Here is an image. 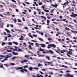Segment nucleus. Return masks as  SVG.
Wrapping results in <instances>:
<instances>
[{"mask_svg": "<svg viewBox=\"0 0 77 77\" xmlns=\"http://www.w3.org/2000/svg\"><path fill=\"white\" fill-rule=\"evenodd\" d=\"M36 46H39V44L38 43H36L35 44Z\"/></svg>", "mask_w": 77, "mask_h": 77, "instance_id": "13d9d810", "label": "nucleus"}, {"mask_svg": "<svg viewBox=\"0 0 77 77\" xmlns=\"http://www.w3.org/2000/svg\"><path fill=\"white\" fill-rule=\"evenodd\" d=\"M12 43L13 44H15V45H18V43H17V42H12Z\"/></svg>", "mask_w": 77, "mask_h": 77, "instance_id": "9d476101", "label": "nucleus"}, {"mask_svg": "<svg viewBox=\"0 0 77 77\" xmlns=\"http://www.w3.org/2000/svg\"><path fill=\"white\" fill-rule=\"evenodd\" d=\"M46 57H47V58H48V60H50V57H47V56H46Z\"/></svg>", "mask_w": 77, "mask_h": 77, "instance_id": "49530a36", "label": "nucleus"}, {"mask_svg": "<svg viewBox=\"0 0 77 77\" xmlns=\"http://www.w3.org/2000/svg\"><path fill=\"white\" fill-rule=\"evenodd\" d=\"M40 45H41V47H42L43 48H44L46 47L45 45V44H41Z\"/></svg>", "mask_w": 77, "mask_h": 77, "instance_id": "6e6552de", "label": "nucleus"}, {"mask_svg": "<svg viewBox=\"0 0 77 77\" xmlns=\"http://www.w3.org/2000/svg\"><path fill=\"white\" fill-rule=\"evenodd\" d=\"M42 71H45V69H42Z\"/></svg>", "mask_w": 77, "mask_h": 77, "instance_id": "338daca9", "label": "nucleus"}, {"mask_svg": "<svg viewBox=\"0 0 77 77\" xmlns=\"http://www.w3.org/2000/svg\"><path fill=\"white\" fill-rule=\"evenodd\" d=\"M48 75L45 74V77H48Z\"/></svg>", "mask_w": 77, "mask_h": 77, "instance_id": "e2e57ef3", "label": "nucleus"}, {"mask_svg": "<svg viewBox=\"0 0 77 77\" xmlns=\"http://www.w3.org/2000/svg\"><path fill=\"white\" fill-rule=\"evenodd\" d=\"M37 77H41L40 76H39V75H38V74H37Z\"/></svg>", "mask_w": 77, "mask_h": 77, "instance_id": "774afa93", "label": "nucleus"}, {"mask_svg": "<svg viewBox=\"0 0 77 77\" xmlns=\"http://www.w3.org/2000/svg\"><path fill=\"white\" fill-rule=\"evenodd\" d=\"M11 65H13L14 66V65H15V64H14L13 63H11Z\"/></svg>", "mask_w": 77, "mask_h": 77, "instance_id": "09e8293b", "label": "nucleus"}, {"mask_svg": "<svg viewBox=\"0 0 77 77\" xmlns=\"http://www.w3.org/2000/svg\"><path fill=\"white\" fill-rule=\"evenodd\" d=\"M34 29H38V30H41V28H37L36 27H34Z\"/></svg>", "mask_w": 77, "mask_h": 77, "instance_id": "5701e85b", "label": "nucleus"}, {"mask_svg": "<svg viewBox=\"0 0 77 77\" xmlns=\"http://www.w3.org/2000/svg\"><path fill=\"white\" fill-rule=\"evenodd\" d=\"M43 11H45V12H49V10H47L46 9H43Z\"/></svg>", "mask_w": 77, "mask_h": 77, "instance_id": "ddd939ff", "label": "nucleus"}, {"mask_svg": "<svg viewBox=\"0 0 77 77\" xmlns=\"http://www.w3.org/2000/svg\"><path fill=\"white\" fill-rule=\"evenodd\" d=\"M23 68H28L29 67V66L27 65L26 66H23Z\"/></svg>", "mask_w": 77, "mask_h": 77, "instance_id": "a878e982", "label": "nucleus"}, {"mask_svg": "<svg viewBox=\"0 0 77 77\" xmlns=\"http://www.w3.org/2000/svg\"><path fill=\"white\" fill-rule=\"evenodd\" d=\"M29 49H33V48L32 47V46L30 45H29Z\"/></svg>", "mask_w": 77, "mask_h": 77, "instance_id": "4468645a", "label": "nucleus"}, {"mask_svg": "<svg viewBox=\"0 0 77 77\" xmlns=\"http://www.w3.org/2000/svg\"><path fill=\"white\" fill-rule=\"evenodd\" d=\"M7 52H11H11H12V51L11 50H7Z\"/></svg>", "mask_w": 77, "mask_h": 77, "instance_id": "2f4dec72", "label": "nucleus"}, {"mask_svg": "<svg viewBox=\"0 0 77 77\" xmlns=\"http://www.w3.org/2000/svg\"><path fill=\"white\" fill-rule=\"evenodd\" d=\"M23 62H27V60H23Z\"/></svg>", "mask_w": 77, "mask_h": 77, "instance_id": "72a5a7b5", "label": "nucleus"}, {"mask_svg": "<svg viewBox=\"0 0 77 77\" xmlns=\"http://www.w3.org/2000/svg\"><path fill=\"white\" fill-rule=\"evenodd\" d=\"M12 54H14V55H18V53L17 52L15 53L14 51L12 52Z\"/></svg>", "mask_w": 77, "mask_h": 77, "instance_id": "1a4fd4ad", "label": "nucleus"}, {"mask_svg": "<svg viewBox=\"0 0 77 77\" xmlns=\"http://www.w3.org/2000/svg\"><path fill=\"white\" fill-rule=\"evenodd\" d=\"M13 51H18V50L17 49V48H15L13 50Z\"/></svg>", "mask_w": 77, "mask_h": 77, "instance_id": "473e14b6", "label": "nucleus"}, {"mask_svg": "<svg viewBox=\"0 0 77 77\" xmlns=\"http://www.w3.org/2000/svg\"><path fill=\"white\" fill-rule=\"evenodd\" d=\"M6 56L7 57H6L5 58V60H8L7 59H8L9 58V57H12V55H10L9 56H9V55H6Z\"/></svg>", "mask_w": 77, "mask_h": 77, "instance_id": "39448f33", "label": "nucleus"}, {"mask_svg": "<svg viewBox=\"0 0 77 77\" xmlns=\"http://www.w3.org/2000/svg\"><path fill=\"white\" fill-rule=\"evenodd\" d=\"M11 1H12V2H14V3H16L17 2L15 0H10Z\"/></svg>", "mask_w": 77, "mask_h": 77, "instance_id": "c85d7f7f", "label": "nucleus"}, {"mask_svg": "<svg viewBox=\"0 0 77 77\" xmlns=\"http://www.w3.org/2000/svg\"><path fill=\"white\" fill-rule=\"evenodd\" d=\"M42 9H45V7L43 6L42 7Z\"/></svg>", "mask_w": 77, "mask_h": 77, "instance_id": "052dcab7", "label": "nucleus"}, {"mask_svg": "<svg viewBox=\"0 0 77 77\" xmlns=\"http://www.w3.org/2000/svg\"><path fill=\"white\" fill-rule=\"evenodd\" d=\"M65 29L66 30H69L70 29L69 28H68L67 27H66L65 28Z\"/></svg>", "mask_w": 77, "mask_h": 77, "instance_id": "dca6fc26", "label": "nucleus"}, {"mask_svg": "<svg viewBox=\"0 0 77 77\" xmlns=\"http://www.w3.org/2000/svg\"><path fill=\"white\" fill-rule=\"evenodd\" d=\"M39 72L40 73H41V74H44V73H43V72H42L41 71H39Z\"/></svg>", "mask_w": 77, "mask_h": 77, "instance_id": "6e6d98bb", "label": "nucleus"}, {"mask_svg": "<svg viewBox=\"0 0 77 77\" xmlns=\"http://www.w3.org/2000/svg\"><path fill=\"white\" fill-rule=\"evenodd\" d=\"M8 44L9 45H12V44L11 42H8Z\"/></svg>", "mask_w": 77, "mask_h": 77, "instance_id": "aec40b11", "label": "nucleus"}, {"mask_svg": "<svg viewBox=\"0 0 77 77\" xmlns=\"http://www.w3.org/2000/svg\"><path fill=\"white\" fill-rule=\"evenodd\" d=\"M24 28H25V29H28V28H27V27H26V26H24Z\"/></svg>", "mask_w": 77, "mask_h": 77, "instance_id": "4d7b16f0", "label": "nucleus"}, {"mask_svg": "<svg viewBox=\"0 0 77 77\" xmlns=\"http://www.w3.org/2000/svg\"><path fill=\"white\" fill-rule=\"evenodd\" d=\"M48 46L47 47L48 48L50 49L51 48V47H53L54 48H56V46L54 44H49L48 45Z\"/></svg>", "mask_w": 77, "mask_h": 77, "instance_id": "f03ea898", "label": "nucleus"}, {"mask_svg": "<svg viewBox=\"0 0 77 77\" xmlns=\"http://www.w3.org/2000/svg\"><path fill=\"white\" fill-rule=\"evenodd\" d=\"M17 57H13L11 58V59H15V58H17Z\"/></svg>", "mask_w": 77, "mask_h": 77, "instance_id": "bb28decb", "label": "nucleus"}, {"mask_svg": "<svg viewBox=\"0 0 77 77\" xmlns=\"http://www.w3.org/2000/svg\"><path fill=\"white\" fill-rule=\"evenodd\" d=\"M55 51H56V52L57 53L59 54H60V52H59L58 51H57L56 50Z\"/></svg>", "mask_w": 77, "mask_h": 77, "instance_id": "603ef678", "label": "nucleus"}, {"mask_svg": "<svg viewBox=\"0 0 77 77\" xmlns=\"http://www.w3.org/2000/svg\"><path fill=\"white\" fill-rule=\"evenodd\" d=\"M28 35L29 36V37H30L31 38H32V39H33V36H32V35Z\"/></svg>", "mask_w": 77, "mask_h": 77, "instance_id": "7c9ffc66", "label": "nucleus"}, {"mask_svg": "<svg viewBox=\"0 0 77 77\" xmlns=\"http://www.w3.org/2000/svg\"><path fill=\"white\" fill-rule=\"evenodd\" d=\"M42 66V65L40 64V63H38V66L39 67V66Z\"/></svg>", "mask_w": 77, "mask_h": 77, "instance_id": "a211bd4d", "label": "nucleus"}, {"mask_svg": "<svg viewBox=\"0 0 77 77\" xmlns=\"http://www.w3.org/2000/svg\"><path fill=\"white\" fill-rule=\"evenodd\" d=\"M58 5L57 4H56L55 5V8H57V6Z\"/></svg>", "mask_w": 77, "mask_h": 77, "instance_id": "680f3d73", "label": "nucleus"}, {"mask_svg": "<svg viewBox=\"0 0 77 77\" xmlns=\"http://www.w3.org/2000/svg\"><path fill=\"white\" fill-rule=\"evenodd\" d=\"M39 51H44V50L41 49V48L40 47Z\"/></svg>", "mask_w": 77, "mask_h": 77, "instance_id": "6ab92c4d", "label": "nucleus"}, {"mask_svg": "<svg viewBox=\"0 0 77 77\" xmlns=\"http://www.w3.org/2000/svg\"><path fill=\"white\" fill-rule=\"evenodd\" d=\"M48 40L49 41H50V40H52V39L51 38H49L48 39Z\"/></svg>", "mask_w": 77, "mask_h": 77, "instance_id": "864d4df0", "label": "nucleus"}, {"mask_svg": "<svg viewBox=\"0 0 77 77\" xmlns=\"http://www.w3.org/2000/svg\"><path fill=\"white\" fill-rule=\"evenodd\" d=\"M24 57H26V58H27V59H29V56L27 55H25Z\"/></svg>", "mask_w": 77, "mask_h": 77, "instance_id": "c756f323", "label": "nucleus"}, {"mask_svg": "<svg viewBox=\"0 0 77 77\" xmlns=\"http://www.w3.org/2000/svg\"><path fill=\"white\" fill-rule=\"evenodd\" d=\"M36 10H37L38 12H41V11H40V9H39L38 8H37Z\"/></svg>", "mask_w": 77, "mask_h": 77, "instance_id": "f704fd0d", "label": "nucleus"}, {"mask_svg": "<svg viewBox=\"0 0 77 77\" xmlns=\"http://www.w3.org/2000/svg\"><path fill=\"white\" fill-rule=\"evenodd\" d=\"M1 67H2V68H4V67L3 66V64H2L1 65H0V68H1Z\"/></svg>", "mask_w": 77, "mask_h": 77, "instance_id": "c03bdc74", "label": "nucleus"}, {"mask_svg": "<svg viewBox=\"0 0 77 77\" xmlns=\"http://www.w3.org/2000/svg\"><path fill=\"white\" fill-rule=\"evenodd\" d=\"M28 10L29 12H31V10H30L29 9H28Z\"/></svg>", "mask_w": 77, "mask_h": 77, "instance_id": "69168bd1", "label": "nucleus"}, {"mask_svg": "<svg viewBox=\"0 0 77 77\" xmlns=\"http://www.w3.org/2000/svg\"><path fill=\"white\" fill-rule=\"evenodd\" d=\"M49 74H51V75H53V72H50Z\"/></svg>", "mask_w": 77, "mask_h": 77, "instance_id": "a18cd8bd", "label": "nucleus"}, {"mask_svg": "<svg viewBox=\"0 0 77 77\" xmlns=\"http://www.w3.org/2000/svg\"><path fill=\"white\" fill-rule=\"evenodd\" d=\"M18 23H19V22H21V20L20 19H18Z\"/></svg>", "mask_w": 77, "mask_h": 77, "instance_id": "79ce46f5", "label": "nucleus"}, {"mask_svg": "<svg viewBox=\"0 0 77 77\" xmlns=\"http://www.w3.org/2000/svg\"><path fill=\"white\" fill-rule=\"evenodd\" d=\"M70 17H73V18H74L75 17H77V14H75L73 16L72 14H71L70 15Z\"/></svg>", "mask_w": 77, "mask_h": 77, "instance_id": "0eeeda50", "label": "nucleus"}, {"mask_svg": "<svg viewBox=\"0 0 77 77\" xmlns=\"http://www.w3.org/2000/svg\"><path fill=\"white\" fill-rule=\"evenodd\" d=\"M69 42H72V44H75V43H74L73 42L72 40H70L69 41Z\"/></svg>", "mask_w": 77, "mask_h": 77, "instance_id": "ea45409f", "label": "nucleus"}, {"mask_svg": "<svg viewBox=\"0 0 77 77\" xmlns=\"http://www.w3.org/2000/svg\"><path fill=\"white\" fill-rule=\"evenodd\" d=\"M0 57H6V56H3V55H0Z\"/></svg>", "mask_w": 77, "mask_h": 77, "instance_id": "8fccbe9b", "label": "nucleus"}, {"mask_svg": "<svg viewBox=\"0 0 77 77\" xmlns=\"http://www.w3.org/2000/svg\"><path fill=\"white\" fill-rule=\"evenodd\" d=\"M47 25H49V23H50V21L48 20H47Z\"/></svg>", "mask_w": 77, "mask_h": 77, "instance_id": "2eb2a0df", "label": "nucleus"}, {"mask_svg": "<svg viewBox=\"0 0 77 77\" xmlns=\"http://www.w3.org/2000/svg\"><path fill=\"white\" fill-rule=\"evenodd\" d=\"M40 17H41V18H44V19L45 20H47V19H46V17L44 16H41Z\"/></svg>", "mask_w": 77, "mask_h": 77, "instance_id": "f8f14e48", "label": "nucleus"}, {"mask_svg": "<svg viewBox=\"0 0 77 77\" xmlns=\"http://www.w3.org/2000/svg\"><path fill=\"white\" fill-rule=\"evenodd\" d=\"M22 19H23V21H25V19H24V18L23 17Z\"/></svg>", "mask_w": 77, "mask_h": 77, "instance_id": "0e129e2a", "label": "nucleus"}, {"mask_svg": "<svg viewBox=\"0 0 77 77\" xmlns=\"http://www.w3.org/2000/svg\"><path fill=\"white\" fill-rule=\"evenodd\" d=\"M42 2H38V5H42Z\"/></svg>", "mask_w": 77, "mask_h": 77, "instance_id": "c9c22d12", "label": "nucleus"}, {"mask_svg": "<svg viewBox=\"0 0 77 77\" xmlns=\"http://www.w3.org/2000/svg\"><path fill=\"white\" fill-rule=\"evenodd\" d=\"M38 39H39V40H40V41H43L42 38H38Z\"/></svg>", "mask_w": 77, "mask_h": 77, "instance_id": "412c9836", "label": "nucleus"}, {"mask_svg": "<svg viewBox=\"0 0 77 77\" xmlns=\"http://www.w3.org/2000/svg\"><path fill=\"white\" fill-rule=\"evenodd\" d=\"M18 51H23V50L20 49V48L18 49Z\"/></svg>", "mask_w": 77, "mask_h": 77, "instance_id": "4c0bfd02", "label": "nucleus"}, {"mask_svg": "<svg viewBox=\"0 0 77 77\" xmlns=\"http://www.w3.org/2000/svg\"><path fill=\"white\" fill-rule=\"evenodd\" d=\"M62 46L63 47H64V48H66V47H69V46H66L64 45H63Z\"/></svg>", "mask_w": 77, "mask_h": 77, "instance_id": "a19ab883", "label": "nucleus"}, {"mask_svg": "<svg viewBox=\"0 0 77 77\" xmlns=\"http://www.w3.org/2000/svg\"><path fill=\"white\" fill-rule=\"evenodd\" d=\"M33 36L34 37H37V35H35V34H34L33 35Z\"/></svg>", "mask_w": 77, "mask_h": 77, "instance_id": "37998d69", "label": "nucleus"}, {"mask_svg": "<svg viewBox=\"0 0 77 77\" xmlns=\"http://www.w3.org/2000/svg\"><path fill=\"white\" fill-rule=\"evenodd\" d=\"M7 37H8V38H10V37H11V34H8Z\"/></svg>", "mask_w": 77, "mask_h": 77, "instance_id": "393cba45", "label": "nucleus"}, {"mask_svg": "<svg viewBox=\"0 0 77 77\" xmlns=\"http://www.w3.org/2000/svg\"><path fill=\"white\" fill-rule=\"evenodd\" d=\"M62 20L60 19V20H59V19H57V21H62Z\"/></svg>", "mask_w": 77, "mask_h": 77, "instance_id": "bf43d9fd", "label": "nucleus"}, {"mask_svg": "<svg viewBox=\"0 0 77 77\" xmlns=\"http://www.w3.org/2000/svg\"><path fill=\"white\" fill-rule=\"evenodd\" d=\"M63 76L66 77H74L73 75L70 74L69 73H67L66 74L64 75Z\"/></svg>", "mask_w": 77, "mask_h": 77, "instance_id": "7ed1b4c3", "label": "nucleus"}, {"mask_svg": "<svg viewBox=\"0 0 77 77\" xmlns=\"http://www.w3.org/2000/svg\"><path fill=\"white\" fill-rule=\"evenodd\" d=\"M62 21H66V19H63L62 20Z\"/></svg>", "mask_w": 77, "mask_h": 77, "instance_id": "3c124183", "label": "nucleus"}, {"mask_svg": "<svg viewBox=\"0 0 77 77\" xmlns=\"http://www.w3.org/2000/svg\"><path fill=\"white\" fill-rule=\"evenodd\" d=\"M72 52L71 51H69V52H68L67 53H66V54L68 56V57H71V56L69 54H70L72 55Z\"/></svg>", "mask_w": 77, "mask_h": 77, "instance_id": "20e7f679", "label": "nucleus"}, {"mask_svg": "<svg viewBox=\"0 0 77 77\" xmlns=\"http://www.w3.org/2000/svg\"><path fill=\"white\" fill-rule=\"evenodd\" d=\"M63 51L65 52V53H67L68 51H65V50H63Z\"/></svg>", "mask_w": 77, "mask_h": 77, "instance_id": "58836bf2", "label": "nucleus"}, {"mask_svg": "<svg viewBox=\"0 0 77 77\" xmlns=\"http://www.w3.org/2000/svg\"><path fill=\"white\" fill-rule=\"evenodd\" d=\"M14 21L15 22V23H16V22H17V19L15 18L14 20Z\"/></svg>", "mask_w": 77, "mask_h": 77, "instance_id": "b1692460", "label": "nucleus"}, {"mask_svg": "<svg viewBox=\"0 0 77 77\" xmlns=\"http://www.w3.org/2000/svg\"><path fill=\"white\" fill-rule=\"evenodd\" d=\"M33 14H34V15H36V14H37V13H36L35 11H34L33 12Z\"/></svg>", "mask_w": 77, "mask_h": 77, "instance_id": "e433bc0d", "label": "nucleus"}, {"mask_svg": "<svg viewBox=\"0 0 77 77\" xmlns=\"http://www.w3.org/2000/svg\"><path fill=\"white\" fill-rule=\"evenodd\" d=\"M5 44H6V43L5 42H3L2 44V45H5Z\"/></svg>", "mask_w": 77, "mask_h": 77, "instance_id": "de8ad7c7", "label": "nucleus"}, {"mask_svg": "<svg viewBox=\"0 0 77 77\" xmlns=\"http://www.w3.org/2000/svg\"><path fill=\"white\" fill-rule=\"evenodd\" d=\"M37 55H38V57H42V55H41V54H37Z\"/></svg>", "mask_w": 77, "mask_h": 77, "instance_id": "4be33fe9", "label": "nucleus"}, {"mask_svg": "<svg viewBox=\"0 0 77 77\" xmlns=\"http://www.w3.org/2000/svg\"><path fill=\"white\" fill-rule=\"evenodd\" d=\"M33 68H29V69L30 71H32V70L33 69Z\"/></svg>", "mask_w": 77, "mask_h": 77, "instance_id": "f3484780", "label": "nucleus"}, {"mask_svg": "<svg viewBox=\"0 0 77 77\" xmlns=\"http://www.w3.org/2000/svg\"><path fill=\"white\" fill-rule=\"evenodd\" d=\"M46 53H52V54L54 53V52L53 51H51V50H49L48 51H46Z\"/></svg>", "mask_w": 77, "mask_h": 77, "instance_id": "423d86ee", "label": "nucleus"}, {"mask_svg": "<svg viewBox=\"0 0 77 77\" xmlns=\"http://www.w3.org/2000/svg\"><path fill=\"white\" fill-rule=\"evenodd\" d=\"M15 69L17 70H18V69H20V71H21V72L22 73L24 72V71L26 72H28L27 69L23 68H16Z\"/></svg>", "mask_w": 77, "mask_h": 77, "instance_id": "f257e3e1", "label": "nucleus"}, {"mask_svg": "<svg viewBox=\"0 0 77 77\" xmlns=\"http://www.w3.org/2000/svg\"><path fill=\"white\" fill-rule=\"evenodd\" d=\"M61 66H62V67H65V68H68V67H67V66H65L64 65H62Z\"/></svg>", "mask_w": 77, "mask_h": 77, "instance_id": "cd10ccee", "label": "nucleus"}, {"mask_svg": "<svg viewBox=\"0 0 77 77\" xmlns=\"http://www.w3.org/2000/svg\"><path fill=\"white\" fill-rule=\"evenodd\" d=\"M59 18H60L61 19H62V16H59Z\"/></svg>", "mask_w": 77, "mask_h": 77, "instance_id": "5fc2aeb1", "label": "nucleus"}, {"mask_svg": "<svg viewBox=\"0 0 77 77\" xmlns=\"http://www.w3.org/2000/svg\"><path fill=\"white\" fill-rule=\"evenodd\" d=\"M5 30H6L8 33H10V32L11 31H10L8 30V29H5Z\"/></svg>", "mask_w": 77, "mask_h": 77, "instance_id": "9b49d317", "label": "nucleus"}]
</instances>
